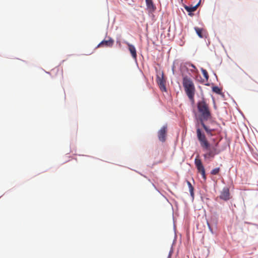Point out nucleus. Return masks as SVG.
Masks as SVG:
<instances>
[{"instance_id": "nucleus-1", "label": "nucleus", "mask_w": 258, "mask_h": 258, "mask_svg": "<svg viewBox=\"0 0 258 258\" xmlns=\"http://www.w3.org/2000/svg\"><path fill=\"white\" fill-rule=\"evenodd\" d=\"M197 135L201 146L207 151L204 155L205 158H214L215 155L220 153L221 151L218 149V143H216L214 146H210L205 134L202 133L201 129L198 126L197 127Z\"/></svg>"}, {"instance_id": "nucleus-2", "label": "nucleus", "mask_w": 258, "mask_h": 258, "mask_svg": "<svg viewBox=\"0 0 258 258\" xmlns=\"http://www.w3.org/2000/svg\"><path fill=\"white\" fill-rule=\"evenodd\" d=\"M197 107L201 115L200 121L202 126L208 135L212 136V133L214 131V130L210 128L204 122L212 118V114L208 104L207 103L204 99H203L198 102Z\"/></svg>"}, {"instance_id": "nucleus-3", "label": "nucleus", "mask_w": 258, "mask_h": 258, "mask_svg": "<svg viewBox=\"0 0 258 258\" xmlns=\"http://www.w3.org/2000/svg\"><path fill=\"white\" fill-rule=\"evenodd\" d=\"M182 85L186 94L192 103H194L196 89L192 80L188 76H184L183 77Z\"/></svg>"}, {"instance_id": "nucleus-4", "label": "nucleus", "mask_w": 258, "mask_h": 258, "mask_svg": "<svg viewBox=\"0 0 258 258\" xmlns=\"http://www.w3.org/2000/svg\"><path fill=\"white\" fill-rule=\"evenodd\" d=\"M156 82L160 89L163 92H166V80L164 78V73L163 72L157 75Z\"/></svg>"}, {"instance_id": "nucleus-5", "label": "nucleus", "mask_w": 258, "mask_h": 258, "mask_svg": "<svg viewBox=\"0 0 258 258\" xmlns=\"http://www.w3.org/2000/svg\"><path fill=\"white\" fill-rule=\"evenodd\" d=\"M197 156L195 160V164L198 170V172L200 173L204 180L206 179V175L205 173V168L202 163L201 160Z\"/></svg>"}, {"instance_id": "nucleus-6", "label": "nucleus", "mask_w": 258, "mask_h": 258, "mask_svg": "<svg viewBox=\"0 0 258 258\" xmlns=\"http://www.w3.org/2000/svg\"><path fill=\"white\" fill-rule=\"evenodd\" d=\"M166 133H167V127L166 126H163L158 131V137L159 140L161 142H164L165 141Z\"/></svg>"}, {"instance_id": "nucleus-7", "label": "nucleus", "mask_w": 258, "mask_h": 258, "mask_svg": "<svg viewBox=\"0 0 258 258\" xmlns=\"http://www.w3.org/2000/svg\"><path fill=\"white\" fill-rule=\"evenodd\" d=\"M201 0H200L198 3L195 6H187L184 4H183L184 8L187 12H188V15L192 16V12H195L197 10L198 7L200 6Z\"/></svg>"}, {"instance_id": "nucleus-8", "label": "nucleus", "mask_w": 258, "mask_h": 258, "mask_svg": "<svg viewBox=\"0 0 258 258\" xmlns=\"http://www.w3.org/2000/svg\"><path fill=\"white\" fill-rule=\"evenodd\" d=\"M114 43V40L110 38L108 40L102 41L97 46V48L102 47H111Z\"/></svg>"}, {"instance_id": "nucleus-9", "label": "nucleus", "mask_w": 258, "mask_h": 258, "mask_svg": "<svg viewBox=\"0 0 258 258\" xmlns=\"http://www.w3.org/2000/svg\"><path fill=\"white\" fill-rule=\"evenodd\" d=\"M220 198L224 201H227L230 199L229 188L225 187L223 189L220 194Z\"/></svg>"}, {"instance_id": "nucleus-10", "label": "nucleus", "mask_w": 258, "mask_h": 258, "mask_svg": "<svg viewBox=\"0 0 258 258\" xmlns=\"http://www.w3.org/2000/svg\"><path fill=\"white\" fill-rule=\"evenodd\" d=\"M126 44L128 46V50H129L133 58L135 59H136L137 55V51H136V49L135 47L133 45L130 44L128 42L126 43Z\"/></svg>"}, {"instance_id": "nucleus-11", "label": "nucleus", "mask_w": 258, "mask_h": 258, "mask_svg": "<svg viewBox=\"0 0 258 258\" xmlns=\"http://www.w3.org/2000/svg\"><path fill=\"white\" fill-rule=\"evenodd\" d=\"M146 5L147 8L150 11H154L156 9V8L152 0H146Z\"/></svg>"}, {"instance_id": "nucleus-12", "label": "nucleus", "mask_w": 258, "mask_h": 258, "mask_svg": "<svg viewBox=\"0 0 258 258\" xmlns=\"http://www.w3.org/2000/svg\"><path fill=\"white\" fill-rule=\"evenodd\" d=\"M195 30L197 34V35L200 38H204L205 37V35H204L203 32L204 30L202 28H200L199 27H195Z\"/></svg>"}, {"instance_id": "nucleus-13", "label": "nucleus", "mask_w": 258, "mask_h": 258, "mask_svg": "<svg viewBox=\"0 0 258 258\" xmlns=\"http://www.w3.org/2000/svg\"><path fill=\"white\" fill-rule=\"evenodd\" d=\"M187 185L188 186V187H189V191H190V195L193 197H194V187L192 186L191 183L187 181Z\"/></svg>"}, {"instance_id": "nucleus-14", "label": "nucleus", "mask_w": 258, "mask_h": 258, "mask_svg": "<svg viewBox=\"0 0 258 258\" xmlns=\"http://www.w3.org/2000/svg\"><path fill=\"white\" fill-rule=\"evenodd\" d=\"M201 71L206 81H208L209 79V75L207 71L203 68L201 69Z\"/></svg>"}, {"instance_id": "nucleus-15", "label": "nucleus", "mask_w": 258, "mask_h": 258, "mask_svg": "<svg viewBox=\"0 0 258 258\" xmlns=\"http://www.w3.org/2000/svg\"><path fill=\"white\" fill-rule=\"evenodd\" d=\"M213 91L217 94H220L221 90L218 87L215 86L213 87Z\"/></svg>"}, {"instance_id": "nucleus-16", "label": "nucleus", "mask_w": 258, "mask_h": 258, "mask_svg": "<svg viewBox=\"0 0 258 258\" xmlns=\"http://www.w3.org/2000/svg\"><path fill=\"white\" fill-rule=\"evenodd\" d=\"M219 171H220V168H216L213 169L211 171V173L212 175H216L219 172Z\"/></svg>"}, {"instance_id": "nucleus-17", "label": "nucleus", "mask_w": 258, "mask_h": 258, "mask_svg": "<svg viewBox=\"0 0 258 258\" xmlns=\"http://www.w3.org/2000/svg\"><path fill=\"white\" fill-rule=\"evenodd\" d=\"M188 65V66L189 67H191L192 69L190 70V71L192 72H195V71L197 70L196 67L195 66L194 64H192V63H188L187 64Z\"/></svg>"}, {"instance_id": "nucleus-18", "label": "nucleus", "mask_w": 258, "mask_h": 258, "mask_svg": "<svg viewBox=\"0 0 258 258\" xmlns=\"http://www.w3.org/2000/svg\"><path fill=\"white\" fill-rule=\"evenodd\" d=\"M52 72L59 73L61 75H62V72L59 71L58 69H54L52 70Z\"/></svg>"}, {"instance_id": "nucleus-19", "label": "nucleus", "mask_w": 258, "mask_h": 258, "mask_svg": "<svg viewBox=\"0 0 258 258\" xmlns=\"http://www.w3.org/2000/svg\"><path fill=\"white\" fill-rule=\"evenodd\" d=\"M208 227H209V228L211 232H212V228H211V226H210V224H209V223H208Z\"/></svg>"}, {"instance_id": "nucleus-20", "label": "nucleus", "mask_w": 258, "mask_h": 258, "mask_svg": "<svg viewBox=\"0 0 258 258\" xmlns=\"http://www.w3.org/2000/svg\"><path fill=\"white\" fill-rule=\"evenodd\" d=\"M183 0H180V2H181V3H182V4L183 3Z\"/></svg>"}]
</instances>
